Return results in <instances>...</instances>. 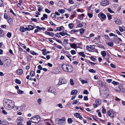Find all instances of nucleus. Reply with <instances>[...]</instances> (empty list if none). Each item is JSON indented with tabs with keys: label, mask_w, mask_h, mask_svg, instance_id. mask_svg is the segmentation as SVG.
Segmentation results:
<instances>
[{
	"label": "nucleus",
	"mask_w": 125,
	"mask_h": 125,
	"mask_svg": "<svg viewBox=\"0 0 125 125\" xmlns=\"http://www.w3.org/2000/svg\"><path fill=\"white\" fill-rule=\"evenodd\" d=\"M109 4V1L108 0H103L101 2L100 4L103 6H106L108 5Z\"/></svg>",
	"instance_id": "6"
},
{
	"label": "nucleus",
	"mask_w": 125,
	"mask_h": 125,
	"mask_svg": "<svg viewBox=\"0 0 125 125\" xmlns=\"http://www.w3.org/2000/svg\"><path fill=\"white\" fill-rule=\"evenodd\" d=\"M4 18L6 19H9L8 17L6 14H5L4 16Z\"/></svg>",
	"instance_id": "61"
},
{
	"label": "nucleus",
	"mask_w": 125,
	"mask_h": 125,
	"mask_svg": "<svg viewBox=\"0 0 125 125\" xmlns=\"http://www.w3.org/2000/svg\"><path fill=\"white\" fill-rule=\"evenodd\" d=\"M107 15L108 17V19L109 20H110L111 19L112 17L111 15L109 13H107Z\"/></svg>",
	"instance_id": "30"
},
{
	"label": "nucleus",
	"mask_w": 125,
	"mask_h": 125,
	"mask_svg": "<svg viewBox=\"0 0 125 125\" xmlns=\"http://www.w3.org/2000/svg\"><path fill=\"white\" fill-rule=\"evenodd\" d=\"M51 16L52 17V18H55L56 17V15L55 13H52L51 15Z\"/></svg>",
	"instance_id": "37"
},
{
	"label": "nucleus",
	"mask_w": 125,
	"mask_h": 125,
	"mask_svg": "<svg viewBox=\"0 0 125 125\" xmlns=\"http://www.w3.org/2000/svg\"><path fill=\"white\" fill-rule=\"evenodd\" d=\"M45 33L46 34L49 35L50 36H53L54 34V33L53 32H48L46 31H45Z\"/></svg>",
	"instance_id": "14"
},
{
	"label": "nucleus",
	"mask_w": 125,
	"mask_h": 125,
	"mask_svg": "<svg viewBox=\"0 0 125 125\" xmlns=\"http://www.w3.org/2000/svg\"><path fill=\"white\" fill-rule=\"evenodd\" d=\"M61 4H62V1H59L58 3V5L59 6H61L62 5H61Z\"/></svg>",
	"instance_id": "52"
},
{
	"label": "nucleus",
	"mask_w": 125,
	"mask_h": 125,
	"mask_svg": "<svg viewBox=\"0 0 125 125\" xmlns=\"http://www.w3.org/2000/svg\"><path fill=\"white\" fill-rule=\"evenodd\" d=\"M101 53L102 56L104 57H105L106 55V52L104 51H102L101 52Z\"/></svg>",
	"instance_id": "25"
},
{
	"label": "nucleus",
	"mask_w": 125,
	"mask_h": 125,
	"mask_svg": "<svg viewBox=\"0 0 125 125\" xmlns=\"http://www.w3.org/2000/svg\"><path fill=\"white\" fill-rule=\"evenodd\" d=\"M95 103L97 105H99L101 103V101L100 99H98L95 101Z\"/></svg>",
	"instance_id": "17"
},
{
	"label": "nucleus",
	"mask_w": 125,
	"mask_h": 125,
	"mask_svg": "<svg viewBox=\"0 0 125 125\" xmlns=\"http://www.w3.org/2000/svg\"><path fill=\"white\" fill-rule=\"evenodd\" d=\"M57 105L58 107L61 108H63L61 104H58Z\"/></svg>",
	"instance_id": "59"
},
{
	"label": "nucleus",
	"mask_w": 125,
	"mask_h": 125,
	"mask_svg": "<svg viewBox=\"0 0 125 125\" xmlns=\"http://www.w3.org/2000/svg\"><path fill=\"white\" fill-rule=\"evenodd\" d=\"M83 93L84 94H88V91L87 90H84L83 92Z\"/></svg>",
	"instance_id": "58"
},
{
	"label": "nucleus",
	"mask_w": 125,
	"mask_h": 125,
	"mask_svg": "<svg viewBox=\"0 0 125 125\" xmlns=\"http://www.w3.org/2000/svg\"><path fill=\"white\" fill-rule=\"evenodd\" d=\"M107 114L110 117L114 118V113L111 111H108L107 112Z\"/></svg>",
	"instance_id": "10"
},
{
	"label": "nucleus",
	"mask_w": 125,
	"mask_h": 125,
	"mask_svg": "<svg viewBox=\"0 0 125 125\" xmlns=\"http://www.w3.org/2000/svg\"><path fill=\"white\" fill-rule=\"evenodd\" d=\"M62 27L63 28V26H61L57 28L56 31H61L62 30Z\"/></svg>",
	"instance_id": "22"
},
{
	"label": "nucleus",
	"mask_w": 125,
	"mask_h": 125,
	"mask_svg": "<svg viewBox=\"0 0 125 125\" xmlns=\"http://www.w3.org/2000/svg\"><path fill=\"white\" fill-rule=\"evenodd\" d=\"M3 5V2L2 0H0V7H1Z\"/></svg>",
	"instance_id": "56"
},
{
	"label": "nucleus",
	"mask_w": 125,
	"mask_h": 125,
	"mask_svg": "<svg viewBox=\"0 0 125 125\" xmlns=\"http://www.w3.org/2000/svg\"><path fill=\"white\" fill-rule=\"evenodd\" d=\"M45 11L46 12L48 13H49L51 12V11L47 9H45Z\"/></svg>",
	"instance_id": "49"
},
{
	"label": "nucleus",
	"mask_w": 125,
	"mask_h": 125,
	"mask_svg": "<svg viewBox=\"0 0 125 125\" xmlns=\"http://www.w3.org/2000/svg\"><path fill=\"white\" fill-rule=\"evenodd\" d=\"M10 11L11 13H12L13 15L14 16H16V15L14 12L13 10L11 9H10Z\"/></svg>",
	"instance_id": "45"
},
{
	"label": "nucleus",
	"mask_w": 125,
	"mask_h": 125,
	"mask_svg": "<svg viewBox=\"0 0 125 125\" xmlns=\"http://www.w3.org/2000/svg\"><path fill=\"white\" fill-rule=\"evenodd\" d=\"M25 108V106H20V109L22 110H24Z\"/></svg>",
	"instance_id": "55"
},
{
	"label": "nucleus",
	"mask_w": 125,
	"mask_h": 125,
	"mask_svg": "<svg viewBox=\"0 0 125 125\" xmlns=\"http://www.w3.org/2000/svg\"><path fill=\"white\" fill-rule=\"evenodd\" d=\"M119 30L121 31L122 32L124 30L122 27H119Z\"/></svg>",
	"instance_id": "57"
},
{
	"label": "nucleus",
	"mask_w": 125,
	"mask_h": 125,
	"mask_svg": "<svg viewBox=\"0 0 125 125\" xmlns=\"http://www.w3.org/2000/svg\"><path fill=\"white\" fill-rule=\"evenodd\" d=\"M37 102L39 104H41L42 102V100L40 98H39L37 100Z\"/></svg>",
	"instance_id": "43"
},
{
	"label": "nucleus",
	"mask_w": 125,
	"mask_h": 125,
	"mask_svg": "<svg viewBox=\"0 0 125 125\" xmlns=\"http://www.w3.org/2000/svg\"><path fill=\"white\" fill-rule=\"evenodd\" d=\"M100 95L104 98H106L109 97L110 94L109 91L107 89H106L105 91H104L103 92L104 94L102 95L101 94V92L100 90Z\"/></svg>",
	"instance_id": "3"
},
{
	"label": "nucleus",
	"mask_w": 125,
	"mask_h": 125,
	"mask_svg": "<svg viewBox=\"0 0 125 125\" xmlns=\"http://www.w3.org/2000/svg\"><path fill=\"white\" fill-rule=\"evenodd\" d=\"M31 53L32 55H38V54L37 53H35L34 52L32 51H31L30 52Z\"/></svg>",
	"instance_id": "32"
},
{
	"label": "nucleus",
	"mask_w": 125,
	"mask_h": 125,
	"mask_svg": "<svg viewBox=\"0 0 125 125\" xmlns=\"http://www.w3.org/2000/svg\"><path fill=\"white\" fill-rule=\"evenodd\" d=\"M68 122L69 123H71L73 122V120L71 118H69L68 119Z\"/></svg>",
	"instance_id": "36"
},
{
	"label": "nucleus",
	"mask_w": 125,
	"mask_h": 125,
	"mask_svg": "<svg viewBox=\"0 0 125 125\" xmlns=\"http://www.w3.org/2000/svg\"><path fill=\"white\" fill-rule=\"evenodd\" d=\"M79 27H82L83 28H85L86 27V24L84 22H82L81 23H79L78 25Z\"/></svg>",
	"instance_id": "11"
},
{
	"label": "nucleus",
	"mask_w": 125,
	"mask_h": 125,
	"mask_svg": "<svg viewBox=\"0 0 125 125\" xmlns=\"http://www.w3.org/2000/svg\"><path fill=\"white\" fill-rule=\"evenodd\" d=\"M78 31V30H71V33L73 34L75 32H77Z\"/></svg>",
	"instance_id": "27"
},
{
	"label": "nucleus",
	"mask_w": 125,
	"mask_h": 125,
	"mask_svg": "<svg viewBox=\"0 0 125 125\" xmlns=\"http://www.w3.org/2000/svg\"><path fill=\"white\" fill-rule=\"evenodd\" d=\"M80 33L81 34H83L84 32V29H82L80 30Z\"/></svg>",
	"instance_id": "34"
},
{
	"label": "nucleus",
	"mask_w": 125,
	"mask_h": 125,
	"mask_svg": "<svg viewBox=\"0 0 125 125\" xmlns=\"http://www.w3.org/2000/svg\"><path fill=\"white\" fill-rule=\"evenodd\" d=\"M62 67L63 71L67 72H72L73 69L72 66L66 64H63L62 66Z\"/></svg>",
	"instance_id": "2"
},
{
	"label": "nucleus",
	"mask_w": 125,
	"mask_h": 125,
	"mask_svg": "<svg viewBox=\"0 0 125 125\" xmlns=\"http://www.w3.org/2000/svg\"><path fill=\"white\" fill-rule=\"evenodd\" d=\"M68 26L70 29H72L73 27V24L72 23H69L68 25Z\"/></svg>",
	"instance_id": "28"
},
{
	"label": "nucleus",
	"mask_w": 125,
	"mask_h": 125,
	"mask_svg": "<svg viewBox=\"0 0 125 125\" xmlns=\"http://www.w3.org/2000/svg\"><path fill=\"white\" fill-rule=\"evenodd\" d=\"M38 68L41 70H42V67L40 65H39L38 67Z\"/></svg>",
	"instance_id": "63"
},
{
	"label": "nucleus",
	"mask_w": 125,
	"mask_h": 125,
	"mask_svg": "<svg viewBox=\"0 0 125 125\" xmlns=\"http://www.w3.org/2000/svg\"><path fill=\"white\" fill-rule=\"evenodd\" d=\"M78 102V101L77 100H74L73 101V103L72 104L73 105L76 104L77 102Z\"/></svg>",
	"instance_id": "42"
},
{
	"label": "nucleus",
	"mask_w": 125,
	"mask_h": 125,
	"mask_svg": "<svg viewBox=\"0 0 125 125\" xmlns=\"http://www.w3.org/2000/svg\"><path fill=\"white\" fill-rule=\"evenodd\" d=\"M58 11L60 13H63L64 12L65 10L64 9H59Z\"/></svg>",
	"instance_id": "26"
},
{
	"label": "nucleus",
	"mask_w": 125,
	"mask_h": 125,
	"mask_svg": "<svg viewBox=\"0 0 125 125\" xmlns=\"http://www.w3.org/2000/svg\"><path fill=\"white\" fill-rule=\"evenodd\" d=\"M98 16L99 18L100 17L103 19L101 20V21H103V20H105L106 17V15L101 12L100 13L98 14Z\"/></svg>",
	"instance_id": "8"
},
{
	"label": "nucleus",
	"mask_w": 125,
	"mask_h": 125,
	"mask_svg": "<svg viewBox=\"0 0 125 125\" xmlns=\"http://www.w3.org/2000/svg\"><path fill=\"white\" fill-rule=\"evenodd\" d=\"M40 120V117L38 115L32 117L31 119V122L33 123H38Z\"/></svg>",
	"instance_id": "4"
},
{
	"label": "nucleus",
	"mask_w": 125,
	"mask_h": 125,
	"mask_svg": "<svg viewBox=\"0 0 125 125\" xmlns=\"http://www.w3.org/2000/svg\"><path fill=\"white\" fill-rule=\"evenodd\" d=\"M78 93V91L76 90H73L71 92V95L76 94Z\"/></svg>",
	"instance_id": "15"
},
{
	"label": "nucleus",
	"mask_w": 125,
	"mask_h": 125,
	"mask_svg": "<svg viewBox=\"0 0 125 125\" xmlns=\"http://www.w3.org/2000/svg\"><path fill=\"white\" fill-rule=\"evenodd\" d=\"M112 83L114 84L115 85H116L117 84H118L119 82H116L115 81H113L112 82Z\"/></svg>",
	"instance_id": "47"
},
{
	"label": "nucleus",
	"mask_w": 125,
	"mask_h": 125,
	"mask_svg": "<svg viewBox=\"0 0 125 125\" xmlns=\"http://www.w3.org/2000/svg\"><path fill=\"white\" fill-rule=\"evenodd\" d=\"M38 10L40 12L42 11V9L43 8L41 6L38 5Z\"/></svg>",
	"instance_id": "24"
},
{
	"label": "nucleus",
	"mask_w": 125,
	"mask_h": 125,
	"mask_svg": "<svg viewBox=\"0 0 125 125\" xmlns=\"http://www.w3.org/2000/svg\"><path fill=\"white\" fill-rule=\"evenodd\" d=\"M75 116H76L77 118H79V119L82 120L83 117L80 115V114L78 113H77L74 114Z\"/></svg>",
	"instance_id": "12"
},
{
	"label": "nucleus",
	"mask_w": 125,
	"mask_h": 125,
	"mask_svg": "<svg viewBox=\"0 0 125 125\" xmlns=\"http://www.w3.org/2000/svg\"><path fill=\"white\" fill-rule=\"evenodd\" d=\"M65 118L63 117L62 118L59 119L58 123L60 125H64L65 124Z\"/></svg>",
	"instance_id": "7"
},
{
	"label": "nucleus",
	"mask_w": 125,
	"mask_h": 125,
	"mask_svg": "<svg viewBox=\"0 0 125 125\" xmlns=\"http://www.w3.org/2000/svg\"><path fill=\"white\" fill-rule=\"evenodd\" d=\"M70 83L72 85H74V83L73 82V81L72 79H70Z\"/></svg>",
	"instance_id": "41"
},
{
	"label": "nucleus",
	"mask_w": 125,
	"mask_h": 125,
	"mask_svg": "<svg viewBox=\"0 0 125 125\" xmlns=\"http://www.w3.org/2000/svg\"><path fill=\"white\" fill-rule=\"evenodd\" d=\"M50 24L53 26H56V25L52 21H50Z\"/></svg>",
	"instance_id": "53"
},
{
	"label": "nucleus",
	"mask_w": 125,
	"mask_h": 125,
	"mask_svg": "<svg viewBox=\"0 0 125 125\" xmlns=\"http://www.w3.org/2000/svg\"><path fill=\"white\" fill-rule=\"evenodd\" d=\"M70 52L72 55H74L76 53V51L74 50H71Z\"/></svg>",
	"instance_id": "38"
},
{
	"label": "nucleus",
	"mask_w": 125,
	"mask_h": 125,
	"mask_svg": "<svg viewBox=\"0 0 125 125\" xmlns=\"http://www.w3.org/2000/svg\"><path fill=\"white\" fill-rule=\"evenodd\" d=\"M34 72L33 71H31L30 73V75L31 77H33L34 76Z\"/></svg>",
	"instance_id": "29"
},
{
	"label": "nucleus",
	"mask_w": 125,
	"mask_h": 125,
	"mask_svg": "<svg viewBox=\"0 0 125 125\" xmlns=\"http://www.w3.org/2000/svg\"><path fill=\"white\" fill-rule=\"evenodd\" d=\"M50 93L55 94H56V91L54 89H51Z\"/></svg>",
	"instance_id": "35"
},
{
	"label": "nucleus",
	"mask_w": 125,
	"mask_h": 125,
	"mask_svg": "<svg viewBox=\"0 0 125 125\" xmlns=\"http://www.w3.org/2000/svg\"><path fill=\"white\" fill-rule=\"evenodd\" d=\"M36 28L37 29H39V30L40 31L42 30L44 31L45 30V28H44L43 27L42 28H41L38 26H36Z\"/></svg>",
	"instance_id": "21"
},
{
	"label": "nucleus",
	"mask_w": 125,
	"mask_h": 125,
	"mask_svg": "<svg viewBox=\"0 0 125 125\" xmlns=\"http://www.w3.org/2000/svg\"><path fill=\"white\" fill-rule=\"evenodd\" d=\"M11 34L10 32H8L7 34V36L8 37L10 38L11 36Z\"/></svg>",
	"instance_id": "33"
},
{
	"label": "nucleus",
	"mask_w": 125,
	"mask_h": 125,
	"mask_svg": "<svg viewBox=\"0 0 125 125\" xmlns=\"http://www.w3.org/2000/svg\"><path fill=\"white\" fill-rule=\"evenodd\" d=\"M16 73L18 75H21L22 73V71L21 69H18L17 70Z\"/></svg>",
	"instance_id": "13"
},
{
	"label": "nucleus",
	"mask_w": 125,
	"mask_h": 125,
	"mask_svg": "<svg viewBox=\"0 0 125 125\" xmlns=\"http://www.w3.org/2000/svg\"><path fill=\"white\" fill-rule=\"evenodd\" d=\"M88 15L90 18H92L93 16V15L92 14L89 13L88 14Z\"/></svg>",
	"instance_id": "54"
},
{
	"label": "nucleus",
	"mask_w": 125,
	"mask_h": 125,
	"mask_svg": "<svg viewBox=\"0 0 125 125\" xmlns=\"http://www.w3.org/2000/svg\"><path fill=\"white\" fill-rule=\"evenodd\" d=\"M115 90L117 92H120L121 91V89L120 87H119L118 89H116Z\"/></svg>",
	"instance_id": "40"
},
{
	"label": "nucleus",
	"mask_w": 125,
	"mask_h": 125,
	"mask_svg": "<svg viewBox=\"0 0 125 125\" xmlns=\"http://www.w3.org/2000/svg\"><path fill=\"white\" fill-rule=\"evenodd\" d=\"M3 104L5 107L9 110L13 109L15 106L14 102L9 99L6 100Z\"/></svg>",
	"instance_id": "1"
},
{
	"label": "nucleus",
	"mask_w": 125,
	"mask_h": 125,
	"mask_svg": "<svg viewBox=\"0 0 125 125\" xmlns=\"http://www.w3.org/2000/svg\"><path fill=\"white\" fill-rule=\"evenodd\" d=\"M67 82L66 80L65 79H60L57 84V85H58V86L61 85L66 83Z\"/></svg>",
	"instance_id": "9"
},
{
	"label": "nucleus",
	"mask_w": 125,
	"mask_h": 125,
	"mask_svg": "<svg viewBox=\"0 0 125 125\" xmlns=\"http://www.w3.org/2000/svg\"><path fill=\"white\" fill-rule=\"evenodd\" d=\"M108 45L111 47H112L113 46V42H109L108 43Z\"/></svg>",
	"instance_id": "44"
},
{
	"label": "nucleus",
	"mask_w": 125,
	"mask_h": 125,
	"mask_svg": "<svg viewBox=\"0 0 125 125\" xmlns=\"http://www.w3.org/2000/svg\"><path fill=\"white\" fill-rule=\"evenodd\" d=\"M81 82H82V84H83L85 83H87V81L86 80H82V81H81Z\"/></svg>",
	"instance_id": "60"
},
{
	"label": "nucleus",
	"mask_w": 125,
	"mask_h": 125,
	"mask_svg": "<svg viewBox=\"0 0 125 125\" xmlns=\"http://www.w3.org/2000/svg\"><path fill=\"white\" fill-rule=\"evenodd\" d=\"M2 62L3 63H5V64L7 66L10 65L11 62V61L10 60L7 59L5 58L3 59Z\"/></svg>",
	"instance_id": "5"
},
{
	"label": "nucleus",
	"mask_w": 125,
	"mask_h": 125,
	"mask_svg": "<svg viewBox=\"0 0 125 125\" xmlns=\"http://www.w3.org/2000/svg\"><path fill=\"white\" fill-rule=\"evenodd\" d=\"M15 81L16 83L19 84H20L21 83V82L18 79H16L15 80Z\"/></svg>",
	"instance_id": "31"
},
{
	"label": "nucleus",
	"mask_w": 125,
	"mask_h": 125,
	"mask_svg": "<svg viewBox=\"0 0 125 125\" xmlns=\"http://www.w3.org/2000/svg\"><path fill=\"white\" fill-rule=\"evenodd\" d=\"M28 27L29 28V29L31 30H33L34 28V26L32 25H30L28 26Z\"/></svg>",
	"instance_id": "20"
},
{
	"label": "nucleus",
	"mask_w": 125,
	"mask_h": 125,
	"mask_svg": "<svg viewBox=\"0 0 125 125\" xmlns=\"http://www.w3.org/2000/svg\"><path fill=\"white\" fill-rule=\"evenodd\" d=\"M115 22L116 24L118 25H120L122 23L121 21L119 19H117L115 21Z\"/></svg>",
	"instance_id": "18"
},
{
	"label": "nucleus",
	"mask_w": 125,
	"mask_h": 125,
	"mask_svg": "<svg viewBox=\"0 0 125 125\" xmlns=\"http://www.w3.org/2000/svg\"><path fill=\"white\" fill-rule=\"evenodd\" d=\"M94 45H90L89 48V49H91L92 50L94 49Z\"/></svg>",
	"instance_id": "51"
},
{
	"label": "nucleus",
	"mask_w": 125,
	"mask_h": 125,
	"mask_svg": "<svg viewBox=\"0 0 125 125\" xmlns=\"http://www.w3.org/2000/svg\"><path fill=\"white\" fill-rule=\"evenodd\" d=\"M70 45L71 47L73 48H75L77 47L76 44L75 43L70 44Z\"/></svg>",
	"instance_id": "16"
},
{
	"label": "nucleus",
	"mask_w": 125,
	"mask_h": 125,
	"mask_svg": "<svg viewBox=\"0 0 125 125\" xmlns=\"http://www.w3.org/2000/svg\"><path fill=\"white\" fill-rule=\"evenodd\" d=\"M20 30L22 32H24L25 31L24 27L23 26H21L20 28Z\"/></svg>",
	"instance_id": "23"
},
{
	"label": "nucleus",
	"mask_w": 125,
	"mask_h": 125,
	"mask_svg": "<svg viewBox=\"0 0 125 125\" xmlns=\"http://www.w3.org/2000/svg\"><path fill=\"white\" fill-rule=\"evenodd\" d=\"M31 20L33 21H34L36 22H37V20L36 19H34L33 18H32L31 19Z\"/></svg>",
	"instance_id": "48"
},
{
	"label": "nucleus",
	"mask_w": 125,
	"mask_h": 125,
	"mask_svg": "<svg viewBox=\"0 0 125 125\" xmlns=\"http://www.w3.org/2000/svg\"><path fill=\"white\" fill-rule=\"evenodd\" d=\"M17 93L19 94H23V91L20 90H18L17 91Z\"/></svg>",
	"instance_id": "39"
},
{
	"label": "nucleus",
	"mask_w": 125,
	"mask_h": 125,
	"mask_svg": "<svg viewBox=\"0 0 125 125\" xmlns=\"http://www.w3.org/2000/svg\"><path fill=\"white\" fill-rule=\"evenodd\" d=\"M103 109L102 110V112L103 114H105L106 112V110L104 109V108H103V107H102Z\"/></svg>",
	"instance_id": "50"
},
{
	"label": "nucleus",
	"mask_w": 125,
	"mask_h": 125,
	"mask_svg": "<svg viewBox=\"0 0 125 125\" xmlns=\"http://www.w3.org/2000/svg\"><path fill=\"white\" fill-rule=\"evenodd\" d=\"M27 124L28 125H31V121H29L27 122Z\"/></svg>",
	"instance_id": "64"
},
{
	"label": "nucleus",
	"mask_w": 125,
	"mask_h": 125,
	"mask_svg": "<svg viewBox=\"0 0 125 125\" xmlns=\"http://www.w3.org/2000/svg\"><path fill=\"white\" fill-rule=\"evenodd\" d=\"M89 71L90 72L92 73H95V71L93 69H89Z\"/></svg>",
	"instance_id": "46"
},
{
	"label": "nucleus",
	"mask_w": 125,
	"mask_h": 125,
	"mask_svg": "<svg viewBox=\"0 0 125 125\" xmlns=\"http://www.w3.org/2000/svg\"><path fill=\"white\" fill-rule=\"evenodd\" d=\"M78 53L80 56L83 57H85V55L84 53V52H79Z\"/></svg>",
	"instance_id": "19"
},
{
	"label": "nucleus",
	"mask_w": 125,
	"mask_h": 125,
	"mask_svg": "<svg viewBox=\"0 0 125 125\" xmlns=\"http://www.w3.org/2000/svg\"><path fill=\"white\" fill-rule=\"evenodd\" d=\"M11 21L12 20L10 18L8 20H7L9 24H10V23H11Z\"/></svg>",
	"instance_id": "62"
}]
</instances>
